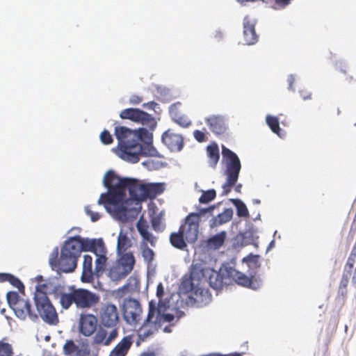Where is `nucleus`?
I'll return each mask as SVG.
<instances>
[{"label":"nucleus","instance_id":"nucleus-1","mask_svg":"<svg viewBox=\"0 0 356 356\" xmlns=\"http://www.w3.org/2000/svg\"><path fill=\"white\" fill-rule=\"evenodd\" d=\"M103 182L108 192L100 195L97 203L121 220H126L131 210L127 207L129 200L154 199L164 191L163 184H140L136 179L120 177L113 170L105 174Z\"/></svg>","mask_w":356,"mask_h":356},{"label":"nucleus","instance_id":"nucleus-2","mask_svg":"<svg viewBox=\"0 0 356 356\" xmlns=\"http://www.w3.org/2000/svg\"><path fill=\"white\" fill-rule=\"evenodd\" d=\"M118 140V154L123 160L136 163L140 156L160 157L152 144V136L145 128L131 130L126 127H115Z\"/></svg>","mask_w":356,"mask_h":356},{"label":"nucleus","instance_id":"nucleus-3","mask_svg":"<svg viewBox=\"0 0 356 356\" xmlns=\"http://www.w3.org/2000/svg\"><path fill=\"white\" fill-rule=\"evenodd\" d=\"M100 301V296L86 289H76L70 293H62L60 302L63 309H67L74 303L76 308L88 309L95 307Z\"/></svg>","mask_w":356,"mask_h":356},{"label":"nucleus","instance_id":"nucleus-4","mask_svg":"<svg viewBox=\"0 0 356 356\" xmlns=\"http://www.w3.org/2000/svg\"><path fill=\"white\" fill-rule=\"evenodd\" d=\"M222 155L225 161V175L226 181L223 184L222 195H227L238 181L241 164L238 156L229 148L222 146Z\"/></svg>","mask_w":356,"mask_h":356},{"label":"nucleus","instance_id":"nucleus-5","mask_svg":"<svg viewBox=\"0 0 356 356\" xmlns=\"http://www.w3.org/2000/svg\"><path fill=\"white\" fill-rule=\"evenodd\" d=\"M45 285H41L37 287L34 300L37 311L42 319L49 325H56L58 323V316L56 309L50 302L46 292L41 290L40 288Z\"/></svg>","mask_w":356,"mask_h":356},{"label":"nucleus","instance_id":"nucleus-6","mask_svg":"<svg viewBox=\"0 0 356 356\" xmlns=\"http://www.w3.org/2000/svg\"><path fill=\"white\" fill-rule=\"evenodd\" d=\"M6 298L10 307L19 318L25 320L28 317L32 321L38 319V314L30 300L20 298L15 291L8 292Z\"/></svg>","mask_w":356,"mask_h":356},{"label":"nucleus","instance_id":"nucleus-7","mask_svg":"<svg viewBox=\"0 0 356 356\" xmlns=\"http://www.w3.org/2000/svg\"><path fill=\"white\" fill-rule=\"evenodd\" d=\"M135 263L136 260L133 253L124 254L110 267L108 276L115 282L121 280L132 271Z\"/></svg>","mask_w":356,"mask_h":356},{"label":"nucleus","instance_id":"nucleus-8","mask_svg":"<svg viewBox=\"0 0 356 356\" xmlns=\"http://www.w3.org/2000/svg\"><path fill=\"white\" fill-rule=\"evenodd\" d=\"M78 259L61 251L58 258V249L55 248L49 259V264L52 270L57 272L69 273L73 272L77 266Z\"/></svg>","mask_w":356,"mask_h":356},{"label":"nucleus","instance_id":"nucleus-9","mask_svg":"<svg viewBox=\"0 0 356 356\" xmlns=\"http://www.w3.org/2000/svg\"><path fill=\"white\" fill-rule=\"evenodd\" d=\"M157 307L154 301L149 302V312L146 320L138 330V335L142 341L153 335L159 326V315H158Z\"/></svg>","mask_w":356,"mask_h":356},{"label":"nucleus","instance_id":"nucleus-10","mask_svg":"<svg viewBox=\"0 0 356 356\" xmlns=\"http://www.w3.org/2000/svg\"><path fill=\"white\" fill-rule=\"evenodd\" d=\"M98 317L101 325L104 327H118L120 314L115 305L108 302L102 303L99 310Z\"/></svg>","mask_w":356,"mask_h":356},{"label":"nucleus","instance_id":"nucleus-11","mask_svg":"<svg viewBox=\"0 0 356 356\" xmlns=\"http://www.w3.org/2000/svg\"><path fill=\"white\" fill-rule=\"evenodd\" d=\"M120 117L122 119H128L140 123L151 130H153L156 126L154 118L138 108H129L124 109L120 112Z\"/></svg>","mask_w":356,"mask_h":356},{"label":"nucleus","instance_id":"nucleus-12","mask_svg":"<svg viewBox=\"0 0 356 356\" xmlns=\"http://www.w3.org/2000/svg\"><path fill=\"white\" fill-rule=\"evenodd\" d=\"M203 264L200 263L193 264L191 267L189 278L184 280L179 286L183 293H192L193 294L197 284L202 283Z\"/></svg>","mask_w":356,"mask_h":356},{"label":"nucleus","instance_id":"nucleus-13","mask_svg":"<svg viewBox=\"0 0 356 356\" xmlns=\"http://www.w3.org/2000/svg\"><path fill=\"white\" fill-rule=\"evenodd\" d=\"M199 214L190 213L184 219V223L181 224L179 229L185 236L186 242L195 243L199 234Z\"/></svg>","mask_w":356,"mask_h":356},{"label":"nucleus","instance_id":"nucleus-14","mask_svg":"<svg viewBox=\"0 0 356 356\" xmlns=\"http://www.w3.org/2000/svg\"><path fill=\"white\" fill-rule=\"evenodd\" d=\"M124 317L129 324H136L140 320L142 308L140 302L135 299L125 300L123 305Z\"/></svg>","mask_w":356,"mask_h":356},{"label":"nucleus","instance_id":"nucleus-15","mask_svg":"<svg viewBox=\"0 0 356 356\" xmlns=\"http://www.w3.org/2000/svg\"><path fill=\"white\" fill-rule=\"evenodd\" d=\"M78 323L79 332L84 337H90L97 330L98 319L92 314H81Z\"/></svg>","mask_w":356,"mask_h":356},{"label":"nucleus","instance_id":"nucleus-16","mask_svg":"<svg viewBox=\"0 0 356 356\" xmlns=\"http://www.w3.org/2000/svg\"><path fill=\"white\" fill-rule=\"evenodd\" d=\"M102 325L94 333L93 343L97 345L108 346L118 335V327L110 328L108 332Z\"/></svg>","mask_w":356,"mask_h":356},{"label":"nucleus","instance_id":"nucleus-17","mask_svg":"<svg viewBox=\"0 0 356 356\" xmlns=\"http://www.w3.org/2000/svg\"><path fill=\"white\" fill-rule=\"evenodd\" d=\"M162 142L173 152H179L184 147V138L181 134H177L172 129L165 131L161 137Z\"/></svg>","mask_w":356,"mask_h":356},{"label":"nucleus","instance_id":"nucleus-18","mask_svg":"<svg viewBox=\"0 0 356 356\" xmlns=\"http://www.w3.org/2000/svg\"><path fill=\"white\" fill-rule=\"evenodd\" d=\"M202 283L210 286L211 288L218 290L223 286V277L222 275L212 268L203 266Z\"/></svg>","mask_w":356,"mask_h":356},{"label":"nucleus","instance_id":"nucleus-19","mask_svg":"<svg viewBox=\"0 0 356 356\" xmlns=\"http://www.w3.org/2000/svg\"><path fill=\"white\" fill-rule=\"evenodd\" d=\"M256 22L251 19L248 16L243 19V38L246 44L251 45L255 44L258 40V35L255 31Z\"/></svg>","mask_w":356,"mask_h":356},{"label":"nucleus","instance_id":"nucleus-20","mask_svg":"<svg viewBox=\"0 0 356 356\" xmlns=\"http://www.w3.org/2000/svg\"><path fill=\"white\" fill-rule=\"evenodd\" d=\"M229 275L235 281L236 283L243 286L252 289H257L259 286V284L257 280H254L252 277H249L245 274L234 269H231L229 271Z\"/></svg>","mask_w":356,"mask_h":356},{"label":"nucleus","instance_id":"nucleus-21","mask_svg":"<svg viewBox=\"0 0 356 356\" xmlns=\"http://www.w3.org/2000/svg\"><path fill=\"white\" fill-rule=\"evenodd\" d=\"M210 130L215 134H224L227 129L225 118L220 115H211L205 119Z\"/></svg>","mask_w":356,"mask_h":356},{"label":"nucleus","instance_id":"nucleus-22","mask_svg":"<svg viewBox=\"0 0 356 356\" xmlns=\"http://www.w3.org/2000/svg\"><path fill=\"white\" fill-rule=\"evenodd\" d=\"M81 246L79 236H76L70 237L65 241L61 248V251L79 259L81 252Z\"/></svg>","mask_w":356,"mask_h":356},{"label":"nucleus","instance_id":"nucleus-23","mask_svg":"<svg viewBox=\"0 0 356 356\" xmlns=\"http://www.w3.org/2000/svg\"><path fill=\"white\" fill-rule=\"evenodd\" d=\"M206 284H197L193 294L194 302L200 306L205 305L211 300V294L209 290L205 288Z\"/></svg>","mask_w":356,"mask_h":356},{"label":"nucleus","instance_id":"nucleus-24","mask_svg":"<svg viewBox=\"0 0 356 356\" xmlns=\"http://www.w3.org/2000/svg\"><path fill=\"white\" fill-rule=\"evenodd\" d=\"M81 246V250L82 251H89L95 254L97 252H100V250L103 249L104 247V241L102 238L99 239H88V238H81L79 236Z\"/></svg>","mask_w":356,"mask_h":356},{"label":"nucleus","instance_id":"nucleus-25","mask_svg":"<svg viewBox=\"0 0 356 356\" xmlns=\"http://www.w3.org/2000/svg\"><path fill=\"white\" fill-rule=\"evenodd\" d=\"M92 257L90 255L85 254L83 256V270L81 275V281L89 283L93 281L95 270L92 269Z\"/></svg>","mask_w":356,"mask_h":356},{"label":"nucleus","instance_id":"nucleus-26","mask_svg":"<svg viewBox=\"0 0 356 356\" xmlns=\"http://www.w3.org/2000/svg\"><path fill=\"white\" fill-rule=\"evenodd\" d=\"M133 343V338L128 335L122 338V339L115 346L111 352L109 356H125Z\"/></svg>","mask_w":356,"mask_h":356},{"label":"nucleus","instance_id":"nucleus-27","mask_svg":"<svg viewBox=\"0 0 356 356\" xmlns=\"http://www.w3.org/2000/svg\"><path fill=\"white\" fill-rule=\"evenodd\" d=\"M206 151L209 165L212 168H216L220 159L219 148L217 143H213L209 145L206 148Z\"/></svg>","mask_w":356,"mask_h":356},{"label":"nucleus","instance_id":"nucleus-28","mask_svg":"<svg viewBox=\"0 0 356 356\" xmlns=\"http://www.w3.org/2000/svg\"><path fill=\"white\" fill-rule=\"evenodd\" d=\"M136 227L143 241L149 242L152 245H154V238L148 230L149 225L147 221L140 218L137 222Z\"/></svg>","mask_w":356,"mask_h":356},{"label":"nucleus","instance_id":"nucleus-29","mask_svg":"<svg viewBox=\"0 0 356 356\" xmlns=\"http://www.w3.org/2000/svg\"><path fill=\"white\" fill-rule=\"evenodd\" d=\"M233 216V211L231 208L226 209L219 213L217 216L213 217L210 220V227L211 228L218 227L231 220Z\"/></svg>","mask_w":356,"mask_h":356},{"label":"nucleus","instance_id":"nucleus-30","mask_svg":"<svg viewBox=\"0 0 356 356\" xmlns=\"http://www.w3.org/2000/svg\"><path fill=\"white\" fill-rule=\"evenodd\" d=\"M132 246V242L128 237L127 233L121 231L119 233L117 243V252L119 255L126 254L125 252L129 248Z\"/></svg>","mask_w":356,"mask_h":356},{"label":"nucleus","instance_id":"nucleus-31","mask_svg":"<svg viewBox=\"0 0 356 356\" xmlns=\"http://www.w3.org/2000/svg\"><path fill=\"white\" fill-rule=\"evenodd\" d=\"M95 254L97 256V259L95 262V273L99 275L104 270L107 261L106 249L105 246L103 247L102 250H100V252H97Z\"/></svg>","mask_w":356,"mask_h":356},{"label":"nucleus","instance_id":"nucleus-32","mask_svg":"<svg viewBox=\"0 0 356 356\" xmlns=\"http://www.w3.org/2000/svg\"><path fill=\"white\" fill-rule=\"evenodd\" d=\"M170 242L173 247L179 250H184L187 246L185 236L180 229L177 232L171 233Z\"/></svg>","mask_w":356,"mask_h":356},{"label":"nucleus","instance_id":"nucleus-33","mask_svg":"<svg viewBox=\"0 0 356 356\" xmlns=\"http://www.w3.org/2000/svg\"><path fill=\"white\" fill-rule=\"evenodd\" d=\"M226 236V232L222 231L209 238L208 245L211 248L218 249L223 245Z\"/></svg>","mask_w":356,"mask_h":356},{"label":"nucleus","instance_id":"nucleus-34","mask_svg":"<svg viewBox=\"0 0 356 356\" xmlns=\"http://www.w3.org/2000/svg\"><path fill=\"white\" fill-rule=\"evenodd\" d=\"M232 202L236 207V213L239 217H248L249 213L245 204L238 199H233Z\"/></svg>","mask_w":356,"mask_h":356},{"label":"nucleus","instance_id":"nucleus-35","mask_svg":"<svg viewBox=\"0 0 356 356\" xmlns=\"http://www.w3.org/2000/svg\"><path fill=\"white\" fill-rule=\"evenodd\" d=\"M266 120L271 131L273 133L280 135V127L278 118L275 116L268 115Z\"/></svg>","mask_w":356,"mask_h":356},{"label":"nucleus","instance_id":"nucleus-36","mask_svg":"<svg viewBox=\"0 0 356 356\" xmlns=\"http://www.w3.org/2000/svg\"><path fill=\"white\" fill-rule=\"evenodd\" d=\"M142 256L145 261L148 264H151L154 260V251L147 246L146 242L142 244Z\"/></svg>","mask_w":356,"mask_h":356},{"label":"nucleus","instance_id":"nucleus-37","mask_svg":"<svg viewBox=\"0 0 356 356\" xmlns=\"http://www.w3.org/2000/svg\"><path fill=\"white\" fill-rule=\"evenodd\" d=\"M351 273H348L346 272H343L341 280L340 282V284L339 286V293H340L342 296H345L347 293V286L349 281V277Z\"/></svg>","mask_w":356,"mask_h":356},{"label":"nucleus","instance_id":"nucleus-38","mask_svg":"<svg viewBox=\"0 0 356 356\" xmlns=\"http://www.w3.org/2000/svg\"><path fill=\"white\" fill-rule=\"evenodd\" d=\"M216 193L214 189H210L207 191H203L202 194L199 198V202L202 204H207L215 199Z\"/></svg>","mask_w":356,"mask_h":356},{"label":"nucleus","instance_id":"nucleus-39","mask_svg":"<svg viewBox=\"0 0 356 356\" xmlns=\"http://www.w3.org/2000/svg\"><path fill=\"white\" fill-rule=\"evenodd\" d=\"M13 349L11 344L0 341V356H13Z\"/></svg>","mask_w":356,"mask_h":356},{"label":"nucleus","instance_id":"nucleus-40","mask_svg":"<svg viewBox=\"0 0 356 356\" xmlns=\"http://www.w3.org/2000/svg\"><path fill=\"white\" fill-rule=\"evenodd\" d=\"M355 259H356V249H355V248H354L352 250V251L349 255V257L347 260V262L346 264L345 268H344V272H346L348 273H352V270L353 268V266H354V264L355 262Z\"/></svg>","mask_w":356,"mask_h":356},{"label":"nucleus","instance_id":"nucleus-41","mask_svg":"<svg viewBox=\"0 0 356 356\" xmlns=\"http://www.w3.org/2000/svg\"><path fill=\"white\" fill-rule=\"evenodd\" d=\"M63 353L70 355L77 350V346L72 340H67L63 346Z\"/></svg>","mask_w":356,"mask_h":356},{"label":"nucleus","instance_id":"nucleus-42","mask_svg":"<svg viewBox=\"0 0 356 356\" xmlns=\"http://www.w3.org/2000/svg\"><path fill=\"white\" fill-rule=\"evenodd\" d=\"M100 140L104 145H110L113 143V139L111 134L107 130H104L100 134Z\"/></svg>","mask_w":356,"mask_h":356},{"label":"nucleus","instance_id":"nucleus-43","mask_svg":"<svg viewBox=\"0 0 356 356\" xmlns=\"http://www.w3.org/2000/svg\"><path fill=\"white\" fill-rule=\"evenodd\" d=\"M158 315H159V326L162 322L171 323L175 319V316L171 314H161L159 309L157 308Z\"/></svg>","mask_w":356,"mask_h":356},{"label":"nucleus","instance_id":"nucleus-44","mask_svg":"<svg viewBox=\"0 0 356 356\" xmlns=\"http://www.w3.org/2000/svg\"><path fill=\"white\" fill-rule=\"evenodd\" d=\"M175 122L184 128L188 127L191 124V121L186 116H179L175 119Z\"/></svg>","mask_w":356,"mask_h":356},{"label":"nucleus","instance_id":"nucleus-45","mask_svg":"<svg viewBox=\"0 0 356 356\" xmlns=\"http://www.w3.org/2000/svg\"><path fill=\"white\" fill-rule=\"evenodd\" d=\"M13 286L17 288L19 290L24 288L23 283L16 277L10 274L8 281Z\"/></svg>","mask_w":356,"mask_h":356},{"label":"nucleus","instance_id":"nucleus-46","mask_svg":"<svg viewBox=\"0 0 356 356\" xmlns=\"http://www.w3.org/2000/svg\"><path fill=\"white\" fill-rule=\"evenodd\" d=\"M85 211L86 214L90 217L92 222L97 221L101 217V215L98 212L92 211L90 206L86 207Z\"/></svg>","mask_w":356,"mask_h":356},{"label":"nucleus","instance_id":"nucleus-47","mask_svg":"<svg viewBox=\"0 0 356 356\" xmlns=\"http://www.w3.org/2000/svg\"><path fill=\"white\" fill-rule=\"evenodd\" d=\"M193 136L199 143H203L207 140L205 132L200 130H195L193 131Z\"/></svg>","mask_w":356,"mask_h":356},{"label":"nucleus","instance_id":"nucleus-48","mask_svg":"<svg viewBox=\"0 0 356 356\" xmlns=\"http://www.w3.org/2000/svg\"><path fill=\"white\" fill-rule=\"evenodd\" d=\"M129 284H125L122 288H120L117 291V295L120 297H123L131 292Z\"/></svg>","mask_w":356,"mask_h":356},{"label":"nucleus","instance_id":"nucleus-49","mask_svg":"<svg viewBox=\"0 0 356 356\" xmlns=\"http://www.w3.org/2000/svg\"><path fill=\"white\" fill-rule=\"evenodd\" d=\"M143 101V97L138 95H132L129 100L130 104L137 105L141 103Z\"/></svg>","mask_w":356,"mask_h":356},{"label":"nucleus","instance_id":"nucleus-50","mask_svg":"<svg viewBox=\"0 0 356 356\" xmlns=\"http://www.w3.org/2000/svg\"><path fill=\"white\" fill-rule=\"evenodd\" d=\"M300 95L303 100H308L312 99V92L307 90H301Z\"/></svg>","mask_w":356,"mask_h":356},{"label":"nucleus","instance_id":"nucleus-51","mask_svg":"<svg viewBox=\"0 0 356 356\" xmlns=\"http://www.w3.org/2000/svg\"><path fill=\"white\" fill-rule=\"evenodd\" d=\"M161 220L159 218H153L152 220V226L155 231L160 230Z\"/></svg>","mask_w":356,"mask_h":356},{"label":"nucleus","instance_id":"nucleus-52","mask_svg":"<svg viewBox=\"0 0 356 356\" xmlns=\"http://www.w3.org/2000/svg\"><path fill=\"white\" fill-rule=\"evenodd\" d=\"M164 295V288L162 283H159L156 287V296L161 298Z\"/></svg>","mask_w":356,"mask_h":356},{"label":"nucleus","instance_id":"nucleus-53","mask_svg":"<svg viewBox=\"0 0 356 356\" xmlns=\"http://www.w3.org/2000/svg\"><path fill=\"white\" fill-rule=\"evenodd\" d=\"M258 255L250 254L243 259V261L256 263L258 260Z\"/></svg>","mask_w":356,"mask_h":356},{"label":"nucleus","instance_id":"nucleus-54","mask_svg":"<svg viewBox=\"0 0 356 356\" xmlns=\"http://www.w3.org/2000/svg\"><path fill=\"white\" fill-rule=\"evenodd\" d=\"M295 77L293 75L291 74L288 76L287 81L289 83V89L293 90V85L295 83Z\"/></svg>","mask_w":356,"mask_h":356},{"label":"nucleus","instance_id":"nucleus-55","mask_svg":"<svg viewBox=\"0 0 356 356\" xmlns=\"http://www.w3.org/2000/svg\"><path fill=\"white\" fill-rule=\"evenodd\" d=\"M214 209V207H209L208 208H206V209H201L200 211H199V213H197V214H199V217L200 216V215H203L207 212H210L211 213L213 211V210Z\"/></svg>","mask_w":356,"mask_h":356},{"label":"nucleus","instance_id":"nucleus-56","mask_svg":"<svg viewBox=\"0 0 356 356\" xmlns=\"http://www.w3.org/2000/svg\"><path fill=\"white\" fill-rule=\"evenodd\" d=\"M292 0H279V8L283 9L288 6Z\"/></svg>","mask_w":356,"mask_h":356},{"label":"nucleus","instance_id":"nucleus-57","mask_svg":"<svg viewBox=\"0 0 356 356\" xmlns=\"http://www.w3.org/2000/svg\"><path fill=\"white\" fill-rule=\"evenodd\" d=\"M10 276L8 273H0V282H8Z\"/></svg>","mask_w":356,"mask_h":356},{"label":"nucleus","instance_id":"nucleus-58","mask_svg":"<svg viewBox=\"0 0 356 356\" xmlns=\"http://www.w3.org/2000/svg\"><path fill=\"white\" fill-rule=\"evenodd\" d=\"M157 105V104L154 102H147L146 104H143V106L144 107H147L149 108H151V109H154L155 106Z\"/></svg>","mask_w":356,"mask_h":356},{"label":"nucleus","instance_id":"nucleus-59","mask_svg":"<svg viewBox=\"0 0 356 356\" xmlns=\"http://www.w3.org/2000/svg\"><path fill=\"white\" fill-rule=\"evenodd\" d=\"M241 187H242L241 184H238L237 186H235V191L237 192V193H240Z\"/></svg>","mask_w":356,"mask_h":356},{"label":"nucleus","instance_id":"nucleus-60","mask_svg":"<svg viewBox=\"0 0 356 356\" xmlns=\"http://www.w3.org/2000/svg\"><path fill=\"white\" fill-rule=\"evenodd\" d=\"M141 356H156L154 353H144Z\"/></svg>","mask_w":356,"mask_h":356},{"label":"nucleus","instance_id":"nucleus-61","mask_svg":"<svg viewBox=\"0 0 356 356\" xmlns=\"http://www.w3.org/2000/svg\"><path fill=\"white\" fill-rule=\"evenodd\" d=\"M275 1V6L273 7L275 9H280L279 8V0H273Z\"/></svg>","mask_w":356,"mask_h":356},{"label":"nucleus","instance_id":"nucleus-62","mask_svg":"<svg viewBox=\"0 0 356 356\" xmlns=\"http://www.w3.org/2000/svg\"><path fill=\"white\" fill-rule=\"evenodd\" d=\"M240 3H243L248 1H254L255 0H236Z\"/></svg>","mask_w":356,"mask_h":356},{"label":"nucleus","instance_id":"nucleus-63","mask_svg":"<svg viewBox=\"0 0 356 356\" xmlns=\"http://www.w3.org/2000/svg\"><path fill=\"white\" fill-rule=\"evenodd\" d=\"M254 202L257 204H259L260 203V200H254Z\"/></svg>","mask_w":356,"mask_h":356},{"label":"nucleus","instance_id":"nucleus-64","mask_svg":"<svg viewBox=\"0 0 356 356\" xmlns=\"http://www.w3.org/2000/svg\"><path fill=\"white\" fill-rule=\"evenodd\" d=\"M183 315H184V312H181V315L178 316V318H177V321H178V319H179L181 316H183Z\"/></svg>","mask_w":356,"mask_h":356}]
</instances>
